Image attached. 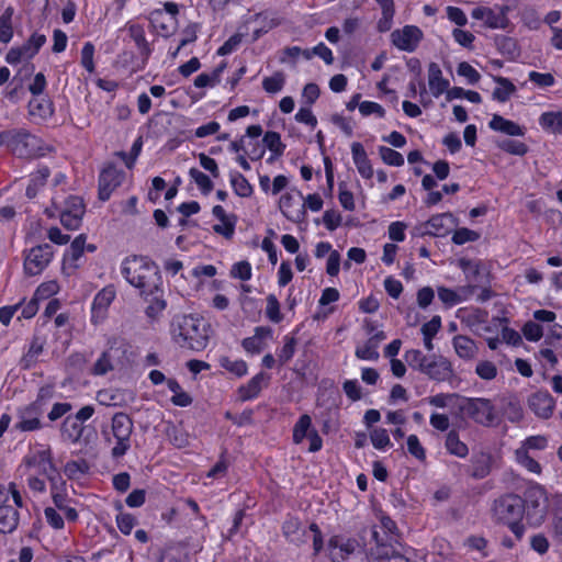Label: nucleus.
Returning a JSON list of instances; mask_svg holds the SVG:
<instances>
[{
  "mask_svg": "<svg viewBox=\"0 0 562 562\" xmlns=\"http://www.w3.org/2000/svg\"><path fill=\"white\" fill-rule=\"evenodd\" d=\"M445 446L450 454L458 458H465L469 453L468 446L460 440L459 435L456 431H450L447 435Z\"/></svg>",
  "mask_w": 562,
  "mask_h": 562,
  "instance_id": "49530a36",
  "label": "nucleus"
},
{
  "mask_svg": "<svg viewBox=\"0 0 562 562\" xmlns=\"http://www.w3.org/2000/svg\"><path fill=\"white\" fill-rule=\"evenodd\" d=\"M458 317L467 323L470 328H473L476 323H484L486 321V313L479 308L459 310Z\"/></svg>",
  "mask_w": 562,
  "mask_h": 562,
  "instance_id": "6e6d98bb",
  "label": "nucleus"
},
{
  "mask_svg": "<svg viewBox=\"0 0 562 562\" xmlns=\"http://www.w3.org/2000/svg\"><path fill=\"white\" fill-rule=\"evenodd\" d=\"M459 409L475 423L484 426L492 425L496 419L494 406L486 398L463 397L459 403Z\"/></svg>",
  "mask_w": 562,
  "mask_h": 562,
  "instance_id": "9d476101",
  "label": "nucleus"
},
{
  "mask_svg": "<svg viewBox=\"0 0 562 562\" xmlns=\"http://www.w3.org/2000/svg\"><path fill=\"white\" fill-rule=\"evenodd\" d=\"M529 408L539 418L548 419L552 416L555 401L551 394L547 391H538L530 395L528 400Z\"/></svg>",
  "mask_w": 562,
  "mask_h": 562,
  "instance_id": "5701e85b",
  "label": "nucleus"
},
{
  "mask_svg": "<svg viewBox=\"0 0 562 562\" xmlns=\"http://www.w3.org/2000/svg\"><path fill=\"white\" fill-rule=\"evenodd\" d=\"M212 215L215 221L213 232L227 240H231L236 231L237 217L233 213H227L222 205H214Z\"/></svg>",
  "mask_w": 562,
  "mask_h": 562,
  "instance_id": "aec40b11",
  "label": "nucleus"
},
{
  "mask_svg": "<svg viewBox=\"0 0 562 562\" xmlns=\"http://www.w3.org/2000/svg\"><path fill=\"white\" fill-rule=\"evenodd\" d=\"M283 346L278 351L279 361L284 364L292 359L295 352L296 340L294 337L285 336Z\"/></svg>",
  "mask_w": 562,
  "mask_h": 562,
  "instance_id": "774afa93",
  "label": "nucleus"
},
{
  "mask_svg": "<svg viewBox=\"0 0 562 562\" xmlns=\"http://www.w3.org/2000/svg\"><path fill=\"white\" fill-rule=\"evenodd\" d=\"M356 357L360 360L375 361L380 355L376 347V341L368 339L364 344L356 348Z\"/></svg>",
  "mask_w": 562,
  "mask_h": 562,
  "instance_id": "603ef678",
  "label": "nucleus"
},
{
  "mask_svg": "<svg viewBox=\"0 0 562 562\" xmlns=\"http://www.w3.org/2000/svg\"><path fill=\"white\" fill-rule=\"evenodd\" d=\"M549 513V498L546 490L533 484L528 487L524 501V516L531 527L541 526Z\"/></svg>",
  "mask_w": 562,
  "mask_h": 562,
  "instance_id": "6e6552de",
  "label": "nucleus"
},
{
  "mask_svg": "<svg viewBox=\"0 0 562 562\" xmlns=\"http://www.w3.org/2000/svg\"><path fill=\"white\" fill-rule=\"evenodd\" d=\"M454 218L450 213L437 214L419 226L422 234L442 236L447 234L453 225Z\"/></svg>",
  "mask_w": 562,
  "mask_h": 562,
  "instance_id": "393cba45",
  "label": "nucleus"
},
{
  "mask_svg": "<svg viewBox=\"0 0 562 562\" xmlns=\"http://www.w3.org/2000/svg\"><path fill=\"white\" fill-rule=\"evenodd\" d=\"M457 74L458 76L463 77L469 85H475L481 79L480 72L467 61L458 64Z\"/></svg>",
  "mask_w": 562,
  "mask_h": 562,
  "instance_id": "052dcab7",
  "label": "nucleus"
},
{
  "mask_svg": "<svg viewBox=\"0 0 562 562\" xmlns=\"http://www.w3.org/2000/svg\"><path fill=\"white\" fill-rule=\"evenodd\" d=\"M263 147L270 151V156L267 159L268 162H273L283 155L285 145L281 140L279 133L269 131L263 135L262 138Z\"/></svg>",
  "mask_w": 562,
  "mask_h": 562,
  "instance_id": "473e14b6",
  "label": "nucleus"
},
{
  "mask_svg": "<svg viewBox=\"0 0 562 562\" xmlns=\"http://www.w3.org/2000/svg\"><path fill=\"white\" fill-rule=\"evenodd\" d=\"M379 155H380L382 161L389 166L401 167L404 165L403 155L390 147L380 146Z\"/></svg>",
  "mask_w": 562,
  "mask_h": 562,
  "instance_id": "4d7b16f0",
  "label": "nucleus"
},
{
  "mask_svg": "<svg viewBox=\"0 0 562 562\" xmlns=\"http://www.w3.org/2000/svg\"><path fill=\"white\" fill-rule=\"evenodd\" d=\"M5 145L14 155L21 158L44 156L49 148L43 140L25 131H5L0 133V146Z\"/></svg>",
  "mask_w": 562,
  "mask_h": 562,
  "instance_id": "7ed1b4c3",
  "label": "nucleus"
},
{
  "mask_svg": "<svg viewBox=\"0 0 562 562\" xmlns=\"http://www.w3.org/2000/svg\"><path fill=\"white\" fill-rule=\"evenodd\" d=\"M382 9L383 19L379 23L380 31H387L394 15L393 0H375Z\"/></svg>",
  "mask_w": 562,
  "mask_h": 562,
  "instance_id": "bf43d9fd",
  "label": "nucleus"
},
{
  "mask_svg": "<svg viewBox=\"0 0 562 562\" xmlns=\"http://www.w3.org/2000/svg\"><path fill=\"white\" fill-rule=\"evenodd\" d=\"M285 85V75L281 71H277L269 77H265L262 80V88L269 94H276L282 91Z\"/></svg>",
  "mask_w": 562,
  "mask_h": 562,
  "instance_id": "09e8293b",
  "label": "nucleus"
},
{
  "mask_svg": "<svg viewBox=\"0 0 562 562\" xmlns=\"http://www.w3.org/2000/svg\"><path fill=\"white\" fill-rule=\"evenodd\" d=\"M267 381L268 376L262 372L252 376L247 384L241 385L238 389L240 400L249 401L257 397L260 391L262 390V386L267 383Z\"/></svg>",
  "mask_w": 562,
  "mask_h": 562,
  "instance_id": "2f4dec72",
  "label": "nucleus"
},
{
  "mask_svg": "<svg viewBox=\"0 0 562 562\" xmlns=\"http://www.w3.org/2000/svg\"><path fill=\"white\" fill-rule=\"evenodd\" d=\"M94 46L91 42L85 43L81 49L80 63L82 67L89 72H94Z\"/></svg>",
  "mask_w": 562,
  "mask_h": 562,
  "instance_id": "69168bd1",
  "label": "nucleus"
},
{
  "mask_svg": "<svg viewBox=\"0 0 562 562\" xmlns=\"http://www.w3.org/2000/svg\"><path fill=\"white\" fill-rule=\"evenodd\" d=\"M85 249L88 251H94L95 247L92 245L86 246V236H77L66 250L63 260V272L67 276H71L79 268V260L85 254Z\"/></svg>",
  "mask_w": 562,
  "mask_h": 562,
  "instance_id": "6ab92c4d",
  "label": "nucleus"
},
{
  "mask_svg": "<svg viewBox=\"0 0 562 562\" xmlns=\"http://www.w3.org/2000/svg\"><path fill=\"white\" fill-rule=\"evenodd\" d=\"M49 170L47 167H40L34 173L31 175L29 186L26 188V195L32 199L44 187Z\"/></svg>",
  "mask_w": 562,
  "mask_h": 562,
  "instance_id": "37998d69",
  "label": "nucleus"
},
{
  "mask_svg": "<svg viewBox=\"0 0 562 562\" xmlns=\"http://www.w3.org/2000/svg\"><path fill=\"white\" fill-rule=\"evenodd\" d=\"M493 79L497 85L493 91V99L502 103L508 101L516 92L514 83L505 77H494Z\"/></svg>",
  "mask_w": 562,
  "mask_h": 562,
  "instance_id": "58836bf2",
  "label": "nucleus"
},
{
  "mask_svg": "<svg viewBox=\"0 0 562 562\" xmlns=\"http://www.w3.org/2000/svg\"><path fill=\"white\" fill-rule=\"evenodd\" d=\"M359 113L363 117L373 116L375 119H384L386 111L380 103L366 100L359 103Z\"/></svg>",
  "mask_w": 562,
  "mask_h": 562,
  "instance_id": "5fc2aeb1",
  "label": "nucleus"
},
{
  "mask_svg": "<svg viewBox=\"0 0 562 562\" xmlns=\"http://www.w3.org/2000/svg\"><path fill=\"white\" fill-rule=\"evenodd\" d=\"M370 440H371L372 446L376 450H380V451H385L392 447L389 432L384 428H380V427L373 428L370 431Z\"/></svg>",
  "mask_w": 562,
  "mask_h": 562,
  "instance_id": "8fccbe9b",
  "label": "nucleus"
},
{
  "mask_svg": "<svg viewBox=\"0 0 562 562\" xmlns=\"http://www.w3.org/2000/svg\"><path fill=\"white\" fill-rule=\"evenodd\" d=\"M463 397L457 394L440 393L428 397V403L437 408L458 407Z\"/></svg>",
  "mask_w": 562,
  "mask_h": 562,
  "instance_id": "de8ad7c7",
  "label": "nucleus"
},
{
  "mask_svg": "<svg viewBox=\"0 0 562 562\" xmlns=\"http://www.w3.org/2000/svg\"><path fill=\"white\" fill-rule=\"evenodd\" d=\"M329 554L333 562H367L368 557L357 541L341 536L329 540Z\"/></svg>",
  "mask_w": 562,
  "mask_h": 562,
  "instance_id": "1a4fd4ad",
  "label": "nucleus"
},
{
  "mask_svg": "<svg viewBox=\"0 0 562 562\" xmlns=\"http://www.w3.org/2000/svg\"><path fill=\"white\" fill-rule=\"evenodd\" d=\"M46 213L49 217L58 215L65 228L75 231L81 225L85 205L82 200L76 195H70L64 201L53 198V206L47 209Z\"/></svg>",
  "mask_w": 562,
  "mask_h": 562,
  "instance_id": "0eeeda50",
  "label": "nucleus"
},
{
  "mask_svg": "<svg viewBox=\"0 0 562 562\" xmlns=\"http://www.w3.org/2000/svg\"><path fill=\"white\" fill-rule=\"evenodd\" d=\"M428 356L424 355L418 349H409L405 351L404 359L407 364L413 369L419 372L423 371L425 363L427 362Z\"/></svg>",
  "mask_w": 562,
  "mask_h": 562,
  "instance_id": "13d9d810",
  "label": "nucleus"
},
{
  "mask_svg": "<svg viewBox=\"0 0 562 562\" xmlns=\"http://www.w3.org/2000/svg\"><path fill=\"white\" fill-rule=\"evenodd\" d=\"M29 464L36 468L37 471L45 475H49L53 471L50 454L47 450H40L34 452L27 460Z\"/></svg>",
  "mask_w": 562,
  "mask_h": 562,
  "instance_id": "a19ab883",
  "label": "nucleus"
},
{
  "mask_svg": "<svg viewBox=\"0 0 562 562\" xmlns=\"http://www.w3.org/2000/svg\"><path fill=\"white\" fill-rule=\"evenodd\" d=\"M52 498L55 505L54 508H56V510L63 512L69 521H76L78 519V513L71 505L72 501L68 498L66 494L58 491H53Z\"/></svg>",
  "mask_w": 562,
  "mask_h": 562,
  "instance_id": "e433bc0d",
  "label": "nucleus"
},
{
  "mask_svg": "<svg viewBox=\"0 0 562 562\" xmlns=\"http://www.w3.org/2000/svg\"><path fill=\"white\" fill-rule=\"evenodd\" d=\"M178 12H179V7L177 3L166 2V3H164V11L157 10L156 12H154L153 23H157L159 21V19L168 18L169 19V27L162 26V30H164L165 34H171L176 29V24H177L176 16H177Z\"/></svg>",
  "mask_w": 562,
  "mask_h": 562,
  "instance_id": "c9c22d12",
  "label": "nucleus"
},
{
  "mask_svg": "<svg viewBox=\"0 0 562 562\" xmlns=\"http://www.w3.org/2000/svg\"><path fill=\"white\" fill-rule=\"evenodd\" d=\"M493 515L496 520L505 524L517 537L521 538L525 533V527L521 524L524 517V501L514 494H508L495 501Z\"/></svg>",
  "mask_w": 562,
  "mask_h": 562,
  "instance_id": "39448f33",
  "label": "nucleus"
},
{
  "mask_svg": "<svg viewBox=\"0 0 562 562\" xmlns=\"http://www.w3.org/2000/svg\"><path fill=\"white\" fill-rule=\"evenodd\" d=\"M63 436L71 441L76 442L82 434V427L76 418L67 417L61 427Z\"/></svg>",
  "mask_w": 562,
  "mask_h": 562,
  "instance_id": "3c124183",
  "label": "nucleus"
},
{
  "mask_svg": "<svg viewBox=\"0 0 562 562\" xmlns=\"http://www.w3.org/2000/svg\"><path fill=\"white\" fill-rule=\"evenodd\" d=\"M510 8L508 5L496 4L490 7H476L472 10L471 15L474 20L483 21L484 25L493 30H504L509 24L508 13Z\"/></svg>",
  "mask_w": 562,
  "mask_h": 562,
  "instance_id": "4468645a",
  "label": "nucleus"
},
{
  "mask_svg": "<svg viewBox=\"0 0 562 562\" xmlns=\"http://www.w3.org/2000/svg\"><path fill=\"white\" fill-rule=\"evenodd\" d=\"M231 277L241 281H249L252 277L251 265L246 260L235 262L231 269Z\"/></svg>",
  "mask_w": 562,
  "mask_h": 562,
  "instance_id": "e2e57ef3",
  "label": "nucleus"
},
{
  "mask_svg": "<svg viewBox=\"0 0 562 562\" xmlns=\"http://www.w3.org/2000/svg\"><path fill=\"white\" fill-rule=\"evenodd\" d=\"M424 37L423 31L416 25H405L391 33L392 44L402 52L413 53Z\"/></svg>",
  "mask_w": 562,
  "mask_h": 562,
  "instance_id": "f3484780",
  "label": "nucleus"
},
{
  "mask_svg": "<svg viewBox=\"0 0 562 562\" xmlns=\"http://www.w3.org/2000/svg\"><path fill=\"white\" fill-rule=\"evenodd\" d=\"M44 413V408L38 403H31L26 406L21 407L18 411L19 422L16 423V429L21 431H33L41 428V416Z\"/></svg>",
  "mask_w": 562,
  "mask_h": 562,
  "instance_id": "4be33fe9",
  "label": "nucleus"
},
{
  "mask_svg": "<svg viewBox=\"0 0 562 562\" xmlns=\"http://www.w3.org/2000/svg\"><path fill=\"white\" fill-rule=\"evenodd\" d=\"M452 347L457 356L464 361L475 359L479 352L476 342L464 335H456L452 338Z\"/></svg>",
  "mask_w": 562,
  "mask_h": 562,
  "instance_id": "c85d7f7f",
  "label": "nucleus"
},
{
  "mask_svg": "<svg viewBox=\"0 0 562 562\" xmlns=\"http://www.w3.org/2000/svg\"><path fill=\"white\" fill-rule=\"evenodd\" d=\"M218 363L223 369L237 378H241L248 372V366L243 359H232L228 356H221Z\"/></svg>",
  "mask_w": 562,
  "mask_h": 562,
  "instance_id": "c03bdc74",
  "label": "nucleus"
},
{
  "mask_svg": "<svg viewBox=\"0 0 562 562\" xmlns=\"http://www.w3.org/2000/svg\"><path fill=\"white\" fill-rule=\"evenodd\" d=\"M540 127L551 134H562V112L547 111L539 116Z\"/></svg>",
  "mask_w": 562,
  "mask_h": 562,
  "instance_id": "72a5a7b5",
  "label": "nucleus"
},
{
  "mask_svg": "<svg viewBox=\"0 0 562 562\" xmlns=\"http://www.w3.org/2000/svg\"><path fill=\"white\" fill-rule=\"evenodd\" d=\"M266 316L272 323H280L283 318L280 311V303L273 294L267 296Z\"/></svg>",
  "mask_w": 562,
  "mask_h": 562,
  "instance_id": "0e129e2a",
  "label": "nucleus"
},
{
  "mask_svg": "<svg viewBox=\"0 0 562 562\" xmlns=\"http://www.w3.org/2000/svg\"><path fill=\"white\" fill-rule=\"evenodd\" d=\"M254 22L258 24V27L254 30V37L256 40L279 25V20L269 13L256 14L254 16Z\"/></svg>",
  "mask_w": 562,
  "mask_h": 562,
  "instance_id": "a18cd8bd",
  "label": "nucleus"
},
{
  "mask_svg": "<svg viewBox=\"0 0 562 562\" xmlns=\"http://www.w3.org/2000/svg\"><path fill=\"white\" fill-rule=\"evenodd\" d=\"M115 297L116 289L113 284L105 285L94 295L90 310V321L93 325L102 324L105 321Z\"/></svg>",
  "mask_w": 562,
  "mask_h": 562,
  "instance_id": "dca6fc26",
  "label": "nucleus"
},
{
  "mask_svg": "<svg viewBox=\"0 0 562 562\" xmlns=\"http://www.w3.org/2000/svg\"><path fill=\"white\" fill-rule=\"evenodd\" d=\"M121 273L131 285L139 289L144 295H154L160 290L161 278L158 268L147 257L125 258L121 263Z\"/></svg>",
  "mask_w": 562,
  "mask_h": 562,
  "instance_id": "f257e3e1",
  "label": "nucleus"
},
{
  "mask_svg": "<svg viewBox=\"0 0 562 562\" xmlns=\"http://www.w3.org/2000/svg\"><path fill=\"white\" fill-rule=\"evenodd\" d=\"M272 337V329L266 326H258L251 337L243 340L241 346L248 353H259L266 346V340Z\"/></svg>",
  "mask_w": 562,
  "mask_h": 562,
  "instance_id": "cd10ccee",
  "label": "nucleus"
},
{
  "mask_svg": "<svg viewBox=\"0 0 562 562\" xmlns=\"http://www.w3.org/2000/svg\"><path fill=\"white\" fill-rule=\"evenodd\" d=\"M279 210L282 215L292 223L300 224L306 221L303 194L296 189H291L281 194L279 199Z\"/></svg>",
  "mask_w": 562,
  "mask_h": 562,
  "instance_id": "ddd939ff",
  "label": "nucleus"
},
{
  "mask_svg": "<svg viewBox=\"0 0 562 562\" xmlns=\"http://www.w3.org/2000/svg\"><path fill=\"white\" fill-rule=\"evenodd\" d=\"M170 334L181 348L201 351L206 348L210 338V325L199 316L180 315L173 318Z\"/></svg>",
  "mask_w": 562,
  "mask_h": 562,
  "instance_id": "f03ea898",
  "label": "nucleus"
},
{
  "mask_svg": "<svg viewBox=\"0 0 562 562\" xmlns=\"http://www.w3.org/2000/svg\"><path fill=\"white\" fill-rule=\"evenodd\" d=\"M548 447V438L542 435L527 437L515 451V460L531 473L540 474L541 465L529 456V450H544Z\"/></svg>",
  "mask_w": 562,
  "mask_h": 562,
  "instance_id": "f8f14e48",
  "label": "nucleus"
},
{
  "mask_svg": "<svg viewBox=\"0 0 562 562\" xmlns=\"http://www.w3.org/2000/svg\"><path fill=\"white\" fill-rule=\"evenodd\" d=\"M229 183L234 193L240 198H249L254 193V187L246 177L238 171L229 172Z\"/></svg>",
  "mask_w": 562,
  "mask_h": 562,
  "instance_id": "4c0bfd02",
  "label": "nucleus"
},
{
  "mask_svg": "<svg viewBox=\"0 0 562 562\" xmlns=\"http://www.w3.org/2000/svg\"><path fill=\"white\" fill-rule=\"evenodd\" d=\"M422 373L431 380L446 381L453 374L451 362L443 356L430 355Z\"/></svg>",
  "mask_w": 562,
  "mask_h": 562,
  "instance_id": "412c9836",
  "label": "nucleus"
},
{
  "mask_svg": "<svg viewBox=\"0 0 562 562\" xmlns=\"http://www.w3.org/2000/svg\"><path fill=\"white\" fill-rule=\"evenodd\" d=\"M167 387L172 393L171 403L175 406L187 407L192 404V397L189 393L182 390L181 385L175 379L167 380Z\"/></svg>",
  "mask_w": 562,
  "mask_h": 562,
  "instance_id": "ea45409f",
  "label": "nucleus"
},
{
  "mask_svg": "<svg viewBox=\"0 0 562 562\" xmlns=\"http://www.w3.org/2000/svg\"><path fill=\"white\" fill-rule=\"evenodd\" d=\"M46 36L40 33H34L21 46H14L9 49L5 55V61L12 66L26 63L16 72L13 78L22 86L23 80L34 71V65L29 61L38 53L41 47L45 44Z\"/></svg>",
  "mask_w": 562,
  "mask_h": 562,
  "instance_id": "20e7f679",
  "label": "nucleus"
},
{
  "mask_svg": "<svg viewBox=\"0 0 562 562\" xmlns=\"http://www.w3.org/2000/svg\"><path fill=\"white\" fill-rule=\"evenodd\" d=\"M133 430L132 419L124 413H116L112 418V432L116 443L112 449L114 457H122L130 449V437Z\"/></svg>",
  "mask_w": 562,
  "mask_h": 562,
  "instance_id": "2eb2a0df",
  "label": "nucleus"
},
{
  "mask_svg": "<svg viewBox=\"0 0 562 562\" xmlns=\"http://www.w3.org/2000/svg\"><path fill=\"white\" fill-rule=\"evenodd\" d=\"M14 10L12 7H8L4 9L2 14L0 15V42L2 44H8L13 38V19Z\"/></svg>",
  "mask_w": 562,
  "mask_h": 562,
  "instance_id": "79ce46f5",
  "label": "nucleus"
},
{
  "mask_svg": "<svg viewBox=\"0 0 562 562\" xmlns=\"http://www.w3.org/2000/svg\"><path fill=\"white\" fill-rule=\"evenodd\" d=\"M350 148L352 161L359 175L366 180L372 179L374 176V169L363 145L359 142H353Z\"/></svg>",
  "mask_w": 562,
  "mask_h": 562,
  "instance_id": "a878e982",
  "label": "nucleus"
},
{
  "mask_svg": "<svg viewBox=\"0 0 562 562\" xmlns=\"http://www.w3.org/2000/svg\"><path fill=\"white\" fill-rule=\"evenodd\" d=\"M124 179V173L114 167L105 168L99 178V198L106 201L113 190L119 187Z\"/></svg>",
  "mask_w": 562,
  "mask_h": 562,
  "instance_id": "b1692460",
  "label": "nucleus"
},
{
  "mask_svg": "<svg viewBox=\"0 0 562 562\" xmlns=\"http://www.w3.org/2000/svg\"><path fill=\"white\" fill-rule=\"evenodd\" d=\"M475 373L483 380H493L497 375V367L488 360H481L475 367Z\"/></svg>",
  "mask_w": 562,
  "mask_h": 562,
  "instance_id": "338daca9",
  "label": "nucleus"
},
{
  "mask_svg": "<svg viewBox=\"0 0 562 562\" xmlns=\"http://www.w3.org/2000/svg\"><path fill=\"white\" fill-rule=\"evenodd\" d=\"M427 80L429 91L432 97L438 98L450 87V82L442 75V70L437 63H430L427 69Z\"/></svg>",
  "mask_w": 562,
  "mask_h": 562,
  "instance_id": "bb28decb",
  "label": "nucleus"
},
{
  "mask_svg": "<svg viewBox=\"0 0 562 562\" xmlns=\"http://www.w3.org/2000/svg\"><path fill=\"white\" fill-rule=\"evenodd\" d=\"M492 131L508 136H525L526 128L516 122L505 119L499 114H494L488 123Z\"/></svg>",
  "mask_w": 562,
  "mask_h": 562,
  "instance_id": "c756f323",
  "label": "nucleus"
},
{
  "mask_svg": "<svg viewBox=\"0 0 562 562\" xmlns=\"http://www.w3.org/2000/svg\"><path fill=\"white\" fill-rule=\"evenodd\" d=\"M292 440L295 445H302L306 440L310 452H317L323 448V439L308 414L301 415L294 424Z\"/></svg>",
  "mask_w": 562,
  "mask_h": 562,
  "instance_id": "9b49d317",
  "label": "nucleus"
},
{
  "mask_svg": "<svg viewBox=\"0 0 562 562\" xmlns=\"http://www.w3.org/2000/svg\"><path fill=\"white\" fill-rule=\"evenodd\" d=\"M53 104L44 97H33L29 102V113L36 121L47 120L53 115Z\"/></svg>",
  "mask_w": 562,
  "mask_h": 562,
  "instance_id": "7c9ffc66",
  "label": "nucleus"
},
{
  "mask_svg": "<svg viewBox=\"0 0 562 562\" xmlns=\"http://www.w3.org/2000/svg\"><path fill=\"white\" fill-rule=\"evenodd\" d=\"M23 502L14 483L8 486L0 485V532L10 533L19 525L16 508L22 507Z\"/></svg>",
  "mask_w": 562,
  "mask_h": 562,
  "instance_id": "423d86ee",
  "label": "nucleus"
},
{
  "mask_svg": "<svg viewBox=\"0 0 562 562\" xmlns=\"http://www.w3.org/2000/svg\"><path fill=\"white\" fill-rule=\"evenodd\" d=\"M189 176L191 180L194 181L201 193L206 195L213 190L214 184L211 178L199 169L191 168L189 170Z\"/></svg>",
  "mask_w": 562,
  "mask_h": 562,
  "instance_id": "864d4df0",
  "label": "nucleus"
},
{
  "mask_svg": "<svg viewBox=\"0 0 562 562\" xmlns=\"http://www.w3.org/2000/svg\"><path fill=\"white\" fill-rule=\"evenodd\" d=\"M58 291H59V284L57 283V281L50 280V281L43 282L42 284H40L33 296L37 301L41 302V301L47 300V299L52 297L53 295L57 294Z\"/></svg>",
  "mask_w": 562,
  "mask_h": 562,
  "instance_id": "680f3d73",
  "label": "nucleus"
},
{
  "mask_svg": "<svg viewBox=\"0 0 562 562\" xmlns=\"http://www.w3.org/2000/svg\"><path fill=\"white\" fill-rule=\"evenodd\" d=\"M53 248L49 245H40L29 250L24 259V270L30 276L40 274L50 262Z\"/></svg>",
  "mask_w": 562,
  "mask_h": 562,
  "instance_id": "a211bd4d",
  "label": "nucleus"
},
{
  "mask_svg": "<svg viewBox=\"0 0 562 562\" xmlns=\"http://www.w3.org/2000/svg\"><path fill=\"white\" fill-rule=\"evenodd\" d=\"M469 293L470 291L465 288H460L458 290H452L445 286L438 288V297L447 307H452L465 301L469 296Z\"/></svg>",
  "mask_w": 562,
  "mask_h": 562,
  "instance_id": "f704fd0d",
  "label": "nucleus"
}]
</instances>
